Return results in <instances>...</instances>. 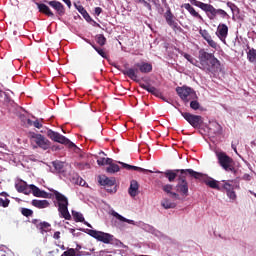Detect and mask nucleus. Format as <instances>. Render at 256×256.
Returning <instances> with one entry per match:
<instances>
[{"label":"nucleus","instance_id":"obj_1","mask_svg":"<svg viewBox=\"0 0 256 256\" xmlns=\"http://www.w3.org/2000/svg\"><path fill=\"white\" fill-rule=\"evenodd\" d=\"M187 175H190V177H193L194 179H199V181H203L205 185H207V187H210V189H215V191H226V193H235V189L239 187V184H237V182L233 180L218 181L193 169H181L176 184V191L178 193H189V183H187Z\"/></svg>","mask_w":256,"mask_h":256},{"label":"nucleus","instance_id":"obj_2","mask_svg":"<svg viewBox=\"0 0 256 256\" xmlns=\"http://www.w3.org/2000/svg\"><path fill=\"white\" fill-rule=\"evenodd\" d=\"M183 57L188 60L189 63L195 65V67H199V69H202V71H205L206 73H217V71L221 69V62L219 59L215 57V54L209 53L205 51V49L199 50L198 59L200 62L188 53H184Z\"/></svg>","mask_w":256,"mask_h":256},{"label":"nucleus","instance_id":"obj_3","mask_svg":"<svg viewBox=\"0 0 256 256\" xmlns=\"http://www.w3.org/2000/svg\"><path fill=\"white\" fill-rule=\"evenodd\" d=\"M188 1L191 3V5H194V7H198L199 9H201V11H204L210 21H215L217 17H220V19H231V16H229L227 11L221 8H214L213 5L201 2L199 0Z\"/></svg>","mask_w":256,"mask_h":256},{"label":"nucleus","instance_id":"obj_4","mask_svg":"<svg viewBox=\"0 0 256 256\" xmlns=\"http://www.w3.org/2000/svg\"><path fill=\"white\" fill-rule=\"evenodd\" d=\"M134 67L136 68H128L126 70H121V72L123 73V75H126V77H129V79H131L132 81H137L138 79V73L140 71V73H151V71H153V65L149 62H138L134 65Z\"/></svg>","mask_w":256,"mask_h":256},{"label":"nucleus","instance_id":"obj_5","mask_svg":"<svg viewBox=\"0 0 256 256\" xmlns=\"http://www.w3.org/2000/svg\"><path fill=\"white\" fill-rule=\"evenodd\" d=\"M33 195L42 199H52L54 204L57 203L58 208L69 207V199L61 193H34Z\"/></svg>","mask_w":256,"mask_h":256},{"label":"nucleus","instance_id":"obj_6","mask_svg":"<svg viewBox=\"0 0 256 256\" xmlns=\"http://www.w3.org/2000/svg\"><path fill=\"white\" fill-rule=\"evenodd\" d=\"M47 137L51 139V141H55V143H61V145H67L70 149H74L75 153H79L81 149L75 145L71 140L67 137L63 136L59 132H55L51 129L47 131Z\"/></svg>","mask_w":256,"mask_h":256},{"label":"nucleus","instance_id":"obj_7","mask_svg":"<svg viewBox=\"0 0 256 256\" xmlns=\"http://www.w3.org/2000/svg\"><path fill=\"white\" fill-rule=\"evenodd\" d=\"M187 193H170L169 198L162 200L161 205L164 209H175L177 203L185 201Z\"/></svg>","mask_w":256,"mask_h":256},{"label":"nucleus","instance_id":"obj_8","mask_svg":"<svg viewBox=\"0 0 256 256\" xmlns=\"http://www.w3.org/2000/svg\"><path fill=\"white\" fill-rule=\"evenodd\" d=\"M15 187L18 193H47L46 191L39 189V187L34 184L29 185L23 180H17Z\"/></svg>","mask_w":256,"mask_h":256},{"label":"nucleus","instance_id":"obj_9","mask_svg":"<svg viewBox=\"0 0 256 256\" xmlns=\"http://www.w3.org/2000/svg\"><path fill=\"white\" fill-rule=\"evenodd\" d=\"M216 157L220 167H222L224 171H233V158L227 155V153L217 152Z\"/></svg>","mask_w":256,"mask_h":256},{"label":"nucleus","instance_id":"obj_10","mask_svg":"<svg viewBox=\"0 0 256 256\" xmlns=\"http://www.w3.org/2000/svg\"><path fill=\"white\" fill-rule=\"evenodd\" d=\"M180 114L184 117L185 121L191 125L194 129H199L203 125V117L195 114H191L189 112H182Z\"/></svg>","mask_w":256,"mask_h":256},{"label":"nucleus","instance_id":"obj_11","mask_svg":"<svg viewBox=\"0 0 256 256\" xmlns=\"http://www.w3.org/2000/svg\"><path fill=\"white\" fill-rule=\"evenodd\" d=\"M30 141L31 143H35L37 147H40V149H44V151H47L49 149V141L45 136L41 134H37L35 132L30 134Z\"/></svg>","mask_w":256,"mask_h":256},{"label":"nucleus","instance_id":"obj_12","mask_svg":"<svg viewBox=\"0 0 256 256\" xmlns=\"http://www.w3.org/2000/svg\"><path fill=\"white\" fill-rule=\"evenodd\" d=\"M99 183L103 187H105L108 193H117V183L115 182V178H109L107 176H100Z\"/></svg>","mask_w":256,"mask_h":256},{"label":"nucleus","instance_id":"obj_13","mask_svg":"<svg viewBox=\"0 0 256 256\" xmlns=\"http://www.w3.org/2000/svg\"><path fill=\"white\" fill-rule=\"evenodd\" d=\"M88 235H90V237H93L94 239H97V241H101V243L105 244H109L111 243V241H113V235L102 231L88 230Z\"/></svg>","mask_w":256,"mask_h":256},{"label":"nucleus","instance_id":"obj_14","mask_svg":"<svg viewBox=\"0 0 256 256\" xmlns=\"http://www.w3.org/2000/svg\"><path fill=\"white\" fill-rule=\"evenodd\" d=\"M164 19L167 25H169V27H171L173 31H183V28H181L177 21H175V15H173V13L171 12V8H168L165 12Z\"/></svg>","mask_w":256,"mask_h":256},{"label":"nucleus","instance_id":"obj_15","mask_svg":"<svg viewBox=\"0 0 256 256\" xmlns=\"http://www.w3.org/2000/svg\"><path fill=\"white\" fill-rule=\"evenodd\" d=\"M176 93L184 103H189V97H191V95H195V90L191 87L182 86L176 88Z\"/></svg>","mask_w":256,"mask_h":256},{"label":"nucleus","instance_id":"obj_16","mask_svg":"<svg viewBox=\"0 0 256 256\" xmlns=\"http://www.w3.org/2000/svg\"><path fill=\"white\" fill-rule=\"evenodd\" d=\"M45 3H47V5H49L50 7H52L54 11H56V15H58V17H63V15H65V6L63 5V3L57 0L45 1Z\"/></svg>","mask_w":256,"mask_h":256},{"label":"nucleus","instance_id":"obj_17","mask_svg":"<svg viewBox=\"0 0 256 256\" xmlns=\"http://www.w3.org/2000/svg\"><path fill=\"white\" fill-rule=\"evenodd\" d=\"M216 35L220 41L225 43L227 35H229V27H227V24H219L217 27Z\"/></svg>","mask_w":256,"mask_h":256},{"label":"nucleus","instance_id":"obj_18","mask_svg":"<svg viewBox=\"0 0 256 256\" xmlns=\"http://www.w3.org/2000/svg\"><path fill=\"white\" fill-rule=\"evenodd\" d=\"M156 173H163L164 177L168 179L169 183H173L175 182V179L179 177L177 174L181 173V169L166 170L165 172L157 171Z\"/></svg>","mask_w":256,"mask_h":256},{"label":"nucleus","instance_id":"obj_19","mask_svg":"<svg viewBox=\"0 0 256 256\" xmlns=\"http://www.w3.org/2000/svg\"><path fill=\"white\" fill-rule=\"evenodd\" d=\"M124 169H127V171H138V173H151L150 170L141 168L139 166H133L130 164H127L125 162H118Z\"/></svg>","mask_w":256,"mask_h":256},{"label":"nucleus","instance_id":"obj_20","mask_svg":"<svg viewBox=\"0 0 256 256\" xmlns=\"http://www.w3.org/2000/svg\"><path fill=\"white\" fill-rule=\"evenodd\" d=\"M36 5L40 13H44V15H47V17H55V14L53 11H51V8H49L47 4L36 2Z\"/></svg>","mask_w":256,"mask_h":256},{"label":"nucleus","instance_id":"obj_21","mask_svg":"<svg viewBox=\"0 0 256 256\" xmlns=\"http://www.w3.org/2000/svg\"><path fill=\"white\" fill-rule=\"evenodd\" d=\"M75 7H76L77 11L80 13V15H82V17L85 19V21H87L88 23H91V21H93V19L91 18V16L85 9V7H83L81 5H75Z\"/></svg>","mask_w":256,"mask_h":256},{"label":"nucleus","instance_id":"obj_22","mask_svg":"<svg viewBox=\"0 0 256 256\" xmlns=\"http://www.w3.org/2000/svg\"><path fill=\"white\" fill-rule=\"evenodd\" d=\"M33 207H37V209H47L49 207V201L47 200H32Z\"/></svg>","mask_w":256,"mask_h":256},{"label":"nucleus","instance_id":"obj_23","mask_svg":"<svg viewBox=\"0 0 256 256\" xmlns=\"http://www.w3.org/2000/svg\"><path fill=\"white\" fill-rule=\"evenodd\" d=\"M182 7H184V9H186V11H188V13H190V15H192V17H196V19H202V17L199 15V13L197 11H195V8H193V6H191V4L185 3L182 5Z\"/></svg>","mask_w":256,"mask_h":256},{"label":"nucleus","instance_id":"obj_24","mask_svg":"<svg viewBox=\"0 0 256 256\" xmlns=\"http://www.w3.org/2000/svg\"><path fill=\"white\" fill-rule=\"evenodd\" d=\"M111 216L117 218L118 221H121L122 223H128L129 225H135V222L133 220H129V219L123 217L121 214L115 212L114 210H112Z\"/></svg>","mask_w":256,"mask_h":256},{"label":"nucleus","instance_id":"obj_25","mask_svg":"<svg viewBox=\"0 0 256 256\" xmlns=\"http://www.w3.org/2000/svg\"><path fill=\"white\" fill-rule=\"evenodd\" d=\"M69 206H63L58 208L59 213L62 215L66 221H71V214L69 213Z\"/></svg>","mask_w":256,"mask_h":256},{"label":"nucleus","instance_id":"obj_26","mask_svg":"<svg viewBox=\"0 0 256 256\" xmlns=\"http://www.w3.org/2000/svg\"><path fill=\"white\" fill-rule=\"evenodd\" d=\"M84 41H86V43L91 45V47H93V49L98 53V55H100V57H103V59H107V54L105 53V51H103V49L95 46V44L91 43V40L89 39H84Z\"/></svg>","mask_w":256,"mask_h":256},{"label":"nucleus","instance_id":"obj_27","mask_svg":"<svg viewBox=\"0 0 256 256\" xmlns=\"http://www.w3.org/2000/svg\"><path fill=\"white\" fill-rule=\"evenodd\" d=\"M140 87L144 89V91H148V93H151V95H157V93H159V90H157L155 86H151L150 84H141Z\"/></svg>","mask_w":256,"mask_h":256},{"label":"nucleus","instance_id":"obj_28","mask_svg":"<svg viewBox=\"0 0 256 256\" xmlns=\"http://www.w3.org/2000/svg\"><path fill=\"white\" fill-rule=\"evenodd\" d=\"M247 59L249 63H253L254 65H256V49L255 48L249 49V51L247 52Z\"/></svg>","mask_w":256,"mask_h":256},{"label":"nucleus","instance_id":"obj_29","mask_svg":"<svg viewBox=\"0 0 256 256\" xmlns=\"http://www.w3.org/2000/svg\"><path fill=\"white\" fill-rule=\"evenodd\" d=\"M109 166L106 168L107 173H119L120 171V167L119 165L111 162L110 164H108Z\"/></svg>","mask_w":256,"mask_h":256},{"label":"nucleus","instance_id":"obj_30","mask_svg":"<svg viewBox=\"0 0 256 256\" xmlns=\"http://www.w3.org/2000/svg\"><path fill=\"white\" fill-rule=\"evenodd\" d=\"M72 216L74 217V221L76 223H83L85 222V217H83V214L76 212V211H72Z\"/></svg>","mask_w":256,"mask_h":256},{"label":"nucleus","instance_id":"obj_31","mask_svg":"<svg viewBox=\"0 0 256 256\" xmlns=\"http://www.w3.org/2000/svg\"><path fill=\"white\" fill-rule=\"evenodd\" d=\"M75 167L80 171H85V169H91V164L87 162H76Z\"/></svg>","mask_w":256,"mask_h":256},{"label":"nucleus","instance_id":"obj_32","mask_svg":"<svg viewBox=\"0 0 256 256\" xmlns=\"http://www.w3.org/2000/svg\"><path fill=\"white\" fill-rule=\"evenodd\" d=\"M138 189H139V183L136 180H132L130 182L128 193H137Z\"/></svg>","mask_w":256,"mask_h":256},{"label":"nucleus","instance_id":"obj_33","mask_svg":"<svg viewBox=\"0 0 256 256\" xmlns=\"http://www.w3.org/2000/svg\"><path fill=\"white\" fill-rule=\"evenodd\" d=\"M41 121H43V119H41V120L36 119L35 121L28 119L27 123H28V125H33V127H36V129H41V127H43V124L41 123Z\"/></svg>","mask_w":256,"mask_h":256},{"label":"nucleus","instance_id":"obj_34","mask_svg":"<svg viewBox=\"0 0 256 256\" xmlns=\"http://www.w3.org/2000/svg\"><path fill=\"white\" fill-rule=\"evenodd\" d=\"M98 165L103 166V165H109L110 163H113V159L111 158H105L101 157L97 160Z\"/></svg>","mask_w":256,"mask_h":256},{"label":"nucleus","instance_id":"obj_35","mask_svg":"<svg viewBox=\"0 0 256 256\" xmlns=\"http://www.w3.org/2000/svg\"><path fill=\"white\" fill-rule=\"evenodd\" d=\"M64 166H65V164L61 161L53 162V167H54L55 171H57L58 173H61V171H63Z\"/></svg>","mask_w":256,"mask_h":256},{"label":"nucleus","instance_id":"obj_36","mask_svg":"<svg viewBox=\"0 0 256 256\" xmlns=\"http://www.w3.org/2000/svg\"><path fill=\"white\" fill-rule=\"evenodd\" d=\"M96 41H97L98 45L103 47V45H105L107 43V38H105V36L103 34H100L96 37Z\"/></svg>","mask_w":256,"mask_h":256},{"label":"nucleus","instance_id":"obj_37","mask_svg":"<svg viewBox=\"0 0 256 256\" xmlns=\"http://www.w3.org/2000/svg\"><path fill=\"white\" fill-rule=\"evenodd\" d=\"M226 5L229 7L233 15L239 12V7H237L233 2H227Z\"/></svg>","mask_w":256,"mask_h":256},{"label":"nucleus","instance_id":"obj_38","mask_svg":"<svg viewBox=\"0 0 256 256\" xmlns=\"http://www.w3.org/2000/svg\"><path fill=\"white\" fill-rule=\"evenodd\" d=\"M190 109H193V111H198V109H201V104L197 100H192L190 102Z\"/></svg>","mask_w":256,"mask_h":256},{"label":"nucleus","instance_id":"obj_39","mask_svg":"<svg viewBox=\"0 0 256 256\" xmlns=\"http://www.w3.org/2000/svg\"><path fill=\"white\" fill-rule=\"evenodd\" d=\"M225 195L224 199L227 202L235 201L237 199V195L235 193H226Z\"/></svg>","mask_w":256,"mask_h":256},{"label":"nucleus","instance_id":"obj_40","mask_svg":"<svg viewBox=\"0 0 256 256\" xmlns=\"http://www.w3.org/2000/svg\"><path fill=\"white\" fill-rule=\"evenodd\" d=\"M39 227H40L41 231H45V233H47V231H49V229H51V224H49V222H41L39 224Z\"/></svg>","mask_w":256,"mask_h":256},{"label":"nucleus","instance_id":"obj_41","mask_svg":"<svg viewBox=\"0 0 256 256\" xmlns=\"http://www.w3.org/2000/svg\"><path fill=\"white\" fill-rule=\"evenodd\" d=\"M9 198L7 196L0 197V207H9Z\"/></svg>","mask_w":256,"mask_h":256},{"label":"nucleus","instance_id":"obj_42","mask_svg":"<svg viewBox=\"0 0 256 256\" xmlns=\"http://www.w3.org/2000/svg\"><path fill=\"white\" fill-rule=\"evenodd\" d=\"M199 34L201 35V37H203L206 41L208 40V39H210V37H211V34H209V31H207L206 29H200L199 30Z\"/></svg>","mask_w":256,"mask_h":256},{"label":"nucleus","instance_id":"obj_43","mask_svg":"<svg viewBox=\"0 0 256 256\" xmlns=\"http://www.w3.org/2000/svg\"><path fill=\"white\" fill-rule=\"evenodd\" d=\"M21 213L24 217H31L33 215V210L29 208H22Z\"/></svg>","mask_w":256,"mask_h":256},{"label":"nucleus","instance_id":"obj_44","mask_svg":"<svg viewBox=\"0 0 256 256\" xmlns=\"http://www.w3.org/2000/svg\"><path fill=\"white\" fill-rule=\"evenodd\" d=\"M206 42L208 43L209 47H212V49H217V47H219L217 42H215L211 36L206 40Z\"/></svg>","mask_w":256,"mask_h":256},{"label":"nucleus","instance_id":"obj_45","mask_svg":"<svg viewBox=\"0 0 256 256\" xmlns=\"http://www.w3.org/2000/svg\"><path fill=\"white\" fill-rule=\"evenodd\" d=\"M74 183H76V185H80V187H85V180H83V178L79 177L76 175V180L75 178H73Z\"/></svg>","mask_w":256,"mask_h":256},{"label":"nucleus","instance_id":"obj_46","mask_svg":"<svg viewBox=\"0 0 256 256\" xmlns=\"http://www.w3.org/2000/svg\"><path fill=\"white\" fill-rule=\"evenodd\" d=\"M76 253L75 249L69 248L67 251L63 252L61 256H75Z\"/></svg>","mask_w":256,"mask_h":256},{"label":"nucleus","instance_id":"obj_47","mask_svg":"<svg viewBox=\"0 0 256 256\" xmlns=\"http://www.w3.org/2000/svg\"><path fill=\"white\" fill-rule=\"evenodd\" d=\"M162 191H164V193H171V191H173V185H171V184L163 185Z\"/></svg>","mask_w":256,"mask_h":256},{"label":"nucleus","instance_id":"obj_48","mask_svg":"<svg viewBox=\"0 0 256 256\" xmlns=\"http://www.w3.org/2000/svg\"><path fill=\"white\" fill-rule=\"evenodd\" d=\"M0 97H4L6 103H11V97L7 92L0 91Z\"/></svg>","mask_w":256,"mask_h":256},{"label":"nucleus","instance_id":"obj_49","mask_svg":"<svg viewBox=\"0 0 256 256\" xmlns=\"http://www.w3.org/2000/svg\"><path fill=\"white\" fill-rule=\"evenodd\" d=\"M101 13H103V8L101 7H96L94 9V15H96V17H99V15H101Z\"/></svg>","mask_w":256,"mask_h":256},{"label":"nucleus","instance_id":"obj_50","mask_svg":"<svg viewBox=\"0 0 256 256\" xmlns=\"http://www.w3.org/2000/svg\"><path fill=\"white\" fill-rule=\"evenodd\" d=\"M142 5H144V7H146L147 9H151V4L149 2H147L146 0H142Z\"/></svg>","mask_w":256,"mask_h":256},{"label":"nucleus","instance_id":"obj_51","mask_svg":"<svg viewBox=\"0 0 256 256\" xmlns=\"http://www.w3.org/2000/svg\"><path fill=\"white\" fill-rule=\"evenodd\" d=\"M53 237H54L55 239H61V232H59V231L55 232L54 235H53Z\"/></svg>","mask_w":256,"mask_h":256},{"label":"nucleus","instance_id":"obj_52","mask_svg":"<svg viewBox=\"0 0 256 256\" xmlns=\"http://www.w3.org/2000/svg\"><path fill=\"white\" fill-rule=\"evenodd\" d=\"M243 179H244V181H251V175H249V174H244V175H243Z\"/></svg>","mask_w":256,"mask_h":256},{"label":"nucleus","instance_id":"obj_53","mask_svg":"<svg viewBox=\"0 0 256 256\" xmlns=\"http://www.w3.org/2000/svg\"><path fill=\"white\" fill-rule=\"evenodd\" d=\"M231 147H232L233 151L235 152V154L238 155V152H237V144H235V143L232 142Z\"/></svg>","mask_w":256,"mask_h":256},{"label":"nucleus","instance_id":"obj_54","mask_svg":"<svg viewBox=\"0 0 256 256\" xmlns=\"http://www.w3.org/2000/svg\"><path fill=\"white\" fill-rule=\"evenodd\" d=\"M69 9H71V0H62Z\"/></svg>","mask_w":256,"mask_h":256},{"label":"nucleus","instance_id":"obj_55","mask_svg":"<svg viewBox=\"0 0 256 256\" xmlns=\"http://www.w3.org/2000/svg\"><path fill=\"white\" fill-rule=\"evenodd\" d=\"M162 5H164V7H166V9H169V4L167 3V0H161Z\"/></svg>","mask_w":256,"mask_h":256},{"label":"nucleus","instance_id":"obj_56","mask_svg":"<svg viewBox=\"0 0 256 256\" xmlns=\"http://www.w3.org/2000/svg\"><path fill=\"white\" fill-rule=\"evenodd\" d=\"M0 149H4V151H7V145L3 142H0Z\"/></svg>","mask_w":256,"mask_h":256},{"label":"nucleus","instance_id":"obj_57","mask_svg":"<svg viewBox=\"0 0 256 256\" xmlns=\"http://www.w3.org/2000/svg\"><path fill=\"white\" fill-rule=\"evenodd\" d=\"M82 223H84V225H86L87 227H90V229L93 227V226H91V224H90L89 222H87V221H85V220H84V222H82Z\"/></svg>","mask_w":256,"mask_h":256},{"label":"nucleus","instance_id":"obj_58","mask_svg":"<svg viewBox=\"0 0 256 256\" xmlns=\"http://www.w3.org/2000/svg\"><path fill=\"white\" fill-rule=\"evenodd\" d=\"M130 196L132 197V199H135V197H137V193H130Z\"/></svg>","mask_w":256,"mask_h":256},{"label":"nucleus","instance_id":"obj_59","mask_svg":"<svg viewBox=\"0 0 256 256\" xmlns=\"http://www.w3.org/2000/svg\"><path fill=\"white\" fill-rule=\"evenodd\" d=\"M35 253H36L37 255H41V249H36V250H35Z\"/></svg>","mask_w":256,"mask_h":256},{"label":"nucleus","instance_id":"obj_60","mask_svg":"<svg viewBox=\"0 0 256 256\" xmlns=\"http://www.w3.org/2000/svg\"><path fill=\"white\" fill-rule=\"evenodd\" d=\"M161 100H162V101H165L166 103H169V101L167 100V98H165V97H163V96L161 97Z\"/></svg>","mask_w":256,"mask_h":256},{"label":"nucleus","instance_id":"obj_61","mask_svg":"<svg viewBox=\"0 0 256 256\" xmlns=\"http://www.w3.org/2000/svg\"><path fill=\"white\" fill-rule=\"evenodd\" d=\"M215 127L218 129H221V125H219L218 123H214Z\"/></svg>","mask_w":256,"mask_h":256},{"label":"nucleus","instance_id":"obj_62","mask_svg":"<svg viewBox=\"0 0 256 256\" xmlns=\"http://www.w3.org/2000/svg\"><path fill=\"white\" fill-rule=\"evenodd\" d=\"M49 191H51V193H59V191L54 190V189H49Z\"/></svg>","mask_w":256,"mask_h":256},{"label":"nucleus","instance_id":"obj_63","mask_svg":"<svg viewBox=\"0 0 256 256\" xmlns=\"http://www.w3.org/2000/svg\"><path fill=\"white\" fill-rule=\"evenodd\" d=\"M136 3H143V0H135Z\"/></svg>","mask_w":256,"mask_h":256},{"label":"nucleus","instance_id":"obj_64","mask_svg":"<svg viewBox=\"0 0 256 256\" xmlns=\"http://www.w3.org/2000/svg\"><path fill=\"white\" fill-rule=\"evenodd\" d=\"M94 23H95L96 27H101V25L99 23H97V22H94Z\"/></svg>","mask_w":256,"mask_h":256}]
</instances>
